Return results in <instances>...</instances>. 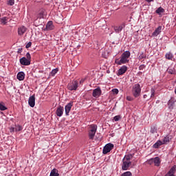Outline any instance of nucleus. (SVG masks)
I'll use <instances>...</instances> for the list:
<instances>
[{
    "label": "nucleus",
    "mask_w": 176,
    "mask_h": 176,
    "mask_svg": "<svg viewBox=\"0 0 176 176\" xmlns=\"http://www.w3.org/2000/svg\"><path fill=\"white\" fill-rule=\"evenodd\" d=\"M97 132V125L92 124L89 127V137L90 140H93Z\"/></svg>",
    "instance_id": "3"
},
{
    "label": "nucleus",
    "mask_w": 176,
    "mask_h": 176,
    "mask_svg": "<svg viewBox=\"0 0 176 176\" xmlns=\"http://www.w3.org/2000/svg\"><path fill=\"white\" fill-rule=\"evenodd\" d=\"M8 20L9 18L8 17L0 18V24H3V25H5L6 24H8Z\"/></svg>",
    "instance_id": "19"
},
{
    "label": "nucleus",
    "mask_w": 176,
    "mask_h": 176,
    "mask_svg": "<svg viewBox=\"0 0 176 176\" xmlns=\"http://www.w3.org/2000/svg\"><path fill=\"white\" fill-rule=\"evenodd\" d=\"M131 157H133L131 155H125L122 160L124 162H131L130 161L131 160Z\"/></svg>",
    "instance_id": "27"
},
{
    "label": "nucleus",
    "mask_w": 176,
    "mask_h": 176,
    "mask_svg": "<svg viewBox=\"0 0 176 176\" xmlns=\"http://www.w3.org/2000/svg\"><path fill=\"white\" fill-rule=\"evenodd\" d=\"M163 145H166L168 142H170V138L168 136L164 137L162 140Z\"/></svg>",
    "instance_id": "24"
},
{
    "label": "nucleus",
    "mask_w": 176,
    "mask_h": 176,
    "mask_svg": "<svg viewBox=\"0 0 176 176\" xmlns=\"http://www.w3.org/2000/svg\"><path fill=\"white\" fill-rule=\"evenodd\" d=\"M21 130H23V126L20 125H16L15 126V131H21Z\"/></svg>",
    "instance_id": "32"
},
{
    "label": "nucleus",
    "mask_w": 176,
    "mask_h": 176,
    "mask_svg": "<svg viewBox=\"0 0 176 176\" xmlns=\"http://www.w3.org/2000/svg\"><path fill=\"white\" fill-rule=\"evenodd\" d=\"M45 16H46V11L43 9H41L37 14V19H45Z\"/></svg>",
    "instance_id": "13"
},
{
    "label": "nucleus",
    "mask_w": 176,
    "mask_h": 176,
    "mask_svg": "<svg viewBox=\"0 0 176 176\" xmlns=\"http://www.w3.org/2000/svg\"><path fill=\"white\" fill-rule=\"evenodd\" d=\"M57 72H58V69H52V71L51 72V76H54V75H56Z\"/></svg>",
    "instance_id": "30"
},
{
    "label": "nucleus",
    "mask_w": 176,
    "mask_h": 176,
    "mask_svg": "<svg viewBox=\"0 0 176 176\" xmlns=\"http://www.w3.org/2000/svg\"><path fill=\"white\" fill-rule=\"evenodd\" d=\"M126 100L127 101H133V100H134V98L130 96H126Z\"/></svg>",
    "instance_id": "41"
},
{
    "label": "nucleus",
    "mask_w": 176,
    "mask_h": 176,
    "mask_svg": "<svg viewBox=\"0 0 176 176\" xmlns=\"http://www.w3.org/2000/svg\"><path fill=\"white\" fill-rule=\"evenodd\" d=\"M155 13H157V14H159L160 16L162 13H164V9L162 7H160L156 10Z\"/></svg>",
    "instance_id": "26"
},
{
    "label": "nucleus",
    "mask_w": 176,
    "mask_h": 176,
    "mask_svg": "<svg viewBox=\"0 0 176 176\" xmlns=\"http://www.w3.org/2000/svg\"><path fill=\"white\" fill-rule=\"evenodd\" d=\"M146 163L148 164H154V160H153V158H151V159L147 160Z\"/></svg>",
    "instance_id": "37"
},
{
    "label": "nucleus",
    "mask_w": 176,
    "mask_h": 176,
    "mask_svg": "<svg viewBox=\"0 0 176 176\" xmlns=\"http://www.w3.org/2000/svg\"><path fill=\"white\" fill-rule=\"evenodd\" d=\"M74 102H71L65 107V114L67 116L69 115V112L71 111V109L72 108Z\"/></svg>",
    "instance_id": "9"
},
{
    "label": "nucleus",
    "mask_w": 176,
    "mask_h": 176,
    "mask_svg": "<svg viewBox=\"0 0 176 176\" xmlns=\"http://www.w3.org/2000/svg\"><path fill=\"white\" fill-rule=\"evenodd\" d=\"M63 113H64V107L60 106V107H58V109H56V115H57V116H58L59 118H61V116H63Z\"/></svg>",
    "instance_id": "15"
},
{
    "label": "nucleus",
    "mask_w": 176,
    "mask_h": 176,
    "mask_svg": "<svg viewBox=\"0 0 176 176\" xmlns=\"http://www.w3.org/2000/svg\"><path fill=\"white\" fill-rule=\"evenodd\" d=\"M26 60H29V61H31V55L30 54V52H28L26 54Z\"/></svg>",
    "instance_id": "38"
},
{
    "label": "nucleus",
    "mask_w": 176,
    "mask_h": 176,
    "mask_svg": "<svg viewBox=\"0 0 176 176\" xmlns=\"http://www.w3.org/2000/svg\"><path fill=\"white\" fill-rule=\"evenodd\" d=\"M151 98H152L153 97H155V89H151Z\"/></svg>",
    "instance_id": "39"
},
{
    "label": "nucleus",
    "mask_w": 176,
    "mask_h": 176,
    "mask_svg": "<svg viewBox=\"0 0 176 176\" xmlns=\"http://www.w3.org/2000/svg\"><path fill=\"white\" fill-rule=\"evenodd\" d=\"M78 81L75 80L73 81L67 85V89L68 90H70L71 91H75L78 89Z\"/></svg>",
    "instance_id": "4"
},
{
    "label": "nucleus",
    "mask_w": 176,
    "mask_h": 176,
    "mask_svg": "<svg viewBox=\"0 0 176 176\" xmlns=\"http://www.w3.org/2000/svg\"><path fill=\"white\" fill-rule=\"evenodd\" d=\"M153 160H154V166L159 167L161 163L160 158H159V157H154Z\"/></svg>",
    "instance_id": "20"
},
{
    "label": "nucleus",
    "mask_w": 176,
    "mask_h": 176,
    "mask_svg": "<svg viewBox=\"0 0 176 176\" xmlns=\"http://www.w3.org/2000/svg\"><path fill=\"white\" fill-rule=\"evenodd\" d=\"M142 58H145V55L144 54V53H141L139 55V60H142Z\"/></svg>",
    "instance_id": "40"
},
{
    "label": "nucleus",
    "mask_w": 176,
    "mask_h": 176,
    "mask_svg": "<svg viewBox=\"0 0 176 176\" xmlns=\"http://www.w3.org/2000/svg\"><path fill=\"white\" fill-rule=\"evenodd\" d=\"M144 98H146V97H148V96L147 95H144Z\"/></svg>",
    "instance_id": "46"
},
{
    "label": "nucleus",
    "mask_w": 176,
    "mask_h": 176,
    "mask_svg": "<svg viewBox=\"0 0 176 176\" xmlns=\"http://www.w3.org/2000/svg\"><path fill=\"white\" fill-rule=\"evenodd\" d=\"M20 63L22 65H30V64H31V60L27 59L25 57H23L20 59Z\"/></svg>",
    "instance_id": "11"
},
{
    "label": "nucleus",
    "mask_w": 176,
    "mask_h": 176,
    "mask_svg": "<svg viewBox=\"0 0 176 176\" xmlns=\"http://www.w3.org/2000/svg\"><path fill=\"white\" fill-rule=\"evenodd\" d=\"M58 170L54 168L51 170L50 176H58Z\"/></svg>",
    "instance_id": "22"
},
{
    "label": "nucleus",
    "mask_w": 176,
    "mask_h": 176,
    "mask_svg": "<svg viewBox=\"0 0 176 176\" xmlns=\"http://www.w3.org/2000/svg\"><path fill=\"white\" fill-rule=\"evenodd\" d=\"M28 104H29L30 107H31L32 108H34V107H35V96H32L29 98Z\"/></svg>",
    "instance_id": "12"
},
{
    "label": "nucleus",
    "mask_w": 176,
    "mask_h": 176,
    "mask_svg": "<svg viewBox=\"0 0 176 176\" xmlns=\"http://www.w3.org/2000/svg\"><path fill=\"white\" fill-rule=\"evenodd\" d=\"M26 31H27V28H25V26H21L20 28H18V34L20 36L24 35Z\"/></svg>",
    "instance_id": "14"
},
{
    "label": "nucleus",
    "mask_w": 176,
    "mask_h": 176,
    "mask_svg": "<svg viewBox=\"0 0 176 176\" xmlns=\"http://www.w3.org/2000/svg\"><path fill=\"white\" fill-rule=\"evenodd\" d=\"M157 128H156V126H153L151 129V133H152V134H155V133H157Z\"/></svg>",
    "instance_id": "31"
},
{
    "label": "nucleus",
    "mask_w": 176,
    "mask_h": 176,
    "mask_svg": "<svg viewBox=\"0 0 176 176\" xmlns=\"http://www.w3.org/2000/svg\"><path fill=\"white\" fill-rule=\"evenodd\" d=\"M16 78L18 80H24V78H25V74L23 72H20L18 73Z\"/></svg>",
    "instance_id": "17"
},
{
    "label": "nucleus",
    "mask_w": 176,
    "mask_h": 176,
    "mask_svg": "<svg viewBox=\"0 0 176 176\" xmlns=\"http://www.w3.org/2000/svg\"><path fill=\"white\" fill-rule=\"evenodd\" d=\"M166 58H167V60H173V58H174V56H173V54H171V52H168L165 55Z\"/></svg>",
    "instance_id": "29"
},
{
    "label": "nucleus",
    "mask_w": 176,
    "mask_h": 176,
    "mask_svg": "<svg viewBox=\"0 0 176 176\" xmlns=\"http://www.w3.org/2000/svg\"><path fill=\"white\" fill-rule=\"evenodd\" d=\"M125 27H126V24L124 23H122L118 25L114 26L113 30L116 34H119V32H122V30Z\"/></svg>",
    "instance_id": "6"
},
{
    "label": "nucleus",
    "mask_w": 176,
    "mask_h": 176,
    "mask_svg": "<svg viewBox=\"0 0 176 176\" xmlns=\"http://www.w3.org/2000/svg\"><path fill=\"white\" fill-rule=\"evenodd\" d=\"M16 131V128H14V127H13V126H12V127L10 128V131L11 133H14V131Z\"/></svg>",
    "instance_id": "43"
},
{
    "label": "nucleus",
    "mask_w": 176,
    "mask_h": 176,
    "mask_svg": "<svg viewBox=\"0 0 176 176\" xmlns=\"http://www.w3.org/2000/svg\"><path fill=\"white\" fill-rule=\"evenodd\" d=\"M111 91L113 94H119V89H113Z\"/></svg>",
    "instance_id": "36"
},
{
    "label": "nucleus",
    "mask_w": 176,
    "mask_h": 176,
    "mask_svg": "<svg viewBox=\"0 0 176 176\" xmlns=\"http://www.w3.org/2000/svg\"><path fill=\"white\" fill-rule=\"evenodd\" d=\"M174 104H175V102L173 100H169L168 102V108L170 109H174Z\"/></svg>",
    "instance_id": "23"
},
{
    "label": "nucleus",
    "mask_w": 176,
    "mask_h": 176,
    "mask_svg": "<svg viewBox=\"0 0 176 176\" xmlns=\"http://www.w3.org/2000/svg\"><path fill=\"white\" fill-rule=\"evenodd\" d=\"M162 145H163L162 140H157V142L153 144V148L157 149V148L162 146Z\"/></svg>",
    "instance_id": "21"
},
{
    "label": "nucleus",
    "mask_w": 176,
    "mask_h": 176,
    "mask_svg": "<svg viewBox=\"0 0 176 176\" xmlns=\"http://www.w3.org/2000/svg\"><path fill=\"white\" fill-rule=\"evenodd\" d=\"M132 94L135 98H137L141 96V85H140V84H135L133 86Z\"/></svg>",
    "instance_id": "2"
},
{
    "label": "nucleus",
    "mask_w": 176,
    "mask_h": 176,
    "mask_svg": "<svg viewBox=\"0 0 176 176\" xmlns=\"http://www.w3.org/2000/svg\"><path fill=\"white\" fill-rule=\"evenodd\" d=\"M166 176H174V175H166Z\"/></svg>",
    "instance_id": "47"
},
{
    "label": "nucleus",
    "mask_w": 176,
    "mask_h": 176,
    "mask_svg": "<svg viewBox=\"0 0 176 176\" xmlns=\"http://www.w3.org/2000/svg\"><path fill=\"white\" fill-rule=\"evenodd\" d=\"M120 119H122V117L120 116H116L113 118L114 122H119V120H120Z\"/></svg>",
    "instance_id": "33"
},
{
    "label": "nucleus",
    "mask_w": 176,
    "mask_h": 176,
    "mask_svg": "<svg viewBox=\"0 0 176 176\" xmlns=\"http://www.w3.org/2000/svg\"><path fill=\"white\" fill-rule=\"evenodd\" d=\"M167 72L168 74H170V75H175L176 74L175 69H174V67L168 68Z\"/></svg>",
    "instance_id": "25"
},
{
    "label": "nucleus",
    "mask_w": 176,
    "mask_h": 176,
    "mask_svg": "<svg viewBox=\"0 0 176 176\" xmlns=\"http://www.w3.org/2000/svg\"><path fill=\"white\" fill-rule=\"evenodd\" d=\"M145 68V66L144 65H142L139 67V69H144Z\"/></svg>",
    "instance_id": "44"
},
{
    "label": "nucleus",
    "mask_w": 176,
    "mask_h": 176,
    "mask_svg": "<svg viewBox=\"0 0 176 176\" xmlns=\"http://www.w3.org/2000/svg\"><path fill=\"white\" fill-rule=\"evenodd\" d=\"M175 166H173L166 175H174V173H175Z\"/></svg>",
    "instance_id": "28"
},
{
    "label": "nucleus",
    "mask_w": 176,
    "mask_h": 176,
    "mask_svg": "<svg viewBox=\"0 0 176 176\" xmlns=\"http://www.w3.org/2000/svg\"><path fill=\"white\" fill-rule=\"evenodd\" d=\"M31 45H32V43L31 42L28 43L25 45L26 49L31 47Z\"/></svg>",
    "instance_id": "42"
},
{
    "label": "nucleus",
    "mask_w": 176,
    "mask_h": 176,
    "mask_svg": "<svg viewBox=\"0 0 176 176\" xmlns=\"http://www.w3.org/2000/svg\"><path fill=\"white\" fill-rule=\"evenodd\" d=\"M130 56H131V53L129 52V51H126L124 53L122 54L120 56V59L116 58L115 63L117 64V65H122L123 64H127L130 60Z\"/></svg>",
    "instance_id": "1"
},
{
    "label": "nucleus",
    "mask_w": 176,
    "mask_h": 176,
    "mask_svg": "<svg viewBox=\"0 0 176 176\" xmlns=\"http://www.w3.org/2000/svg\"><path fill=\"white\" fill-rule=\"evenodd\" d=\"M113 149V144L109 143L104 146L103 148V154L107 155V153H109V152H111Z\"/></svg>",
    "instance_id": "5"
},
{
    "label": "nucleus",
    "mask_w": 176,
    "mask_h": 176,
    "mask_svg": "<svg viewBox=\"0 0 176 176\" xmlns=\"http://www.w3.org/2000/svg\"><path fill=\"white\" fill-rule=\"evenodd\" d=\"M146 1V2H153V1H155V0H145Z\"/></svg>",
    "instance_id": "45"
},
{
    "label": "nucleus",
    "mask_w": 176,
    "mask_h": 176,
    "mask_svg": "<svg viewBox=\"0 0 176 176\" xmlns=\"http://www.w3.org/2000/svg\"><path fill=\"white\" fill-rule=\"evenodd\" d=\"M101 96V88L98 87L93 91V97H95V98H98V97H100Z\"/></svg>",
    "instance_id": "10"
},
{
    "label": "nucleus",
    "mask_w": 176,
    "mask_h": 176,
    "mask_svg": "<svg viewBox=\"0 0 176 176\" xmlns=\"http://www.w3.org/2000/svg\"><path fill=\"white\" fill-rule=\"evenodd\" d=\"M162 26H159L158 28H157L154 31V32L152 34V36H157V35H159L160 32H162Z\"/></svg>",
    "instance_id": "16"
},
{
    "label": "nucleus",
    "mask_w": 176,
    "mask_h": 176,
    "mask_svg": "<svg viewBox=\"0 0 176 176\" xmlns=\"http://www.w3.org/2000/svg\"><path fill=\"white\" fill-rule=\"evenodd\" d=\"M6 109H8V108H6L3 104L0 103V111H6Z\"/></svg>",
    "instance_id": "34"
},
{
    "label": "nucleus",
    "mask_w": 176,
    "mask_h": 176,
    "mask_svg": "<svg viewBox=\"0 0 176 176\" xmlns=\"http://www.w3.org/2000/svg\"><path fill=\"white\" fill-rule=\"evenodd\" d=\"M127 72V66L126 65H123L122 66L118 71L117 75L118 76H120V75H123L124 74H126V72Z\"/></svg>",
    "instance_id": "8"
},
{
    "label": "nucleus",
    "mask_w": 176,
    "mask_h": 176,
    "mask_svg": "<svg viewBox=\"0 0 176 176\" xmlns=\"http://www.w3.org/2000/svg\"><path fill=\"white\" fill-rule=\"evenodd\" d=\"M8 5H10V6H13V5H14V0H8Z\"/></svg>",
    "instance_id": "35"
},
{
    "label": "nucleus",
    "mask_w": 176,
    "mask_h": 176,
    "mask_svg": "<svg viewBox=\"0 0 176 176\" xmlns=\"http://www.w3.org/2000/svg\"><path fill=\"white\" fill-rule=\"evenodd\" d=\"M130 166H131V162H126L122 160V170L126 171V170H129Z\"/></svg>",
    "instance_id": "7"
},
{
    "label": "nucleus",
    "mask_w": 176,
    "mask_h": 176,
    "mask_svg": "<svg viewBox=\"0 0 176 176\" xmlns=\"http://www.w3.org/2000/svg\"><path fill=\"white\" fill-rule=\"evenodd\" d=\"M53 28H54V25H53V22L52 21H49L47 23L46 30L47 31H52V30H53Z\"/></svg>",
    "instance_id": "18"
}]
</instances>
